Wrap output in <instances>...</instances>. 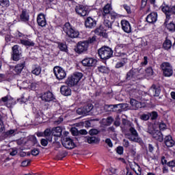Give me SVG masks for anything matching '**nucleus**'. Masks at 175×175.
Masks as SVG:
<instances>
[{
	"mask_svg": "<svg viewBox=\"0 0 175 175\" xmlns=\"http://www.w3.org/2000/svg\"><path fill=\"white\" fill-rule=\"evenodd\" d=\"M136 69H131L126 75V81H130L129 85L131 87L134 85L136 88L139 85V80H140V75Z\"/></svg>",
	"mask_w": 175,
	"mask_h": 175,
	"instance_id": "obj_1",
	"label": "nucleus"
},
{
	"mask_svg": "<svg viewBox=\"0 0 175 175\" xmlns=\"http://www.w3.org/2000/svg\"><path fill=\"white\" fill-rule=\"evenodd\" d=\"M63 31L68 38H71L72 39L79 38V36L80 35L78 30L76 29L75 27L72 26L70 23H66L64 24L63 26Z\"/></svg>",
	"mask_w": 175,
	"mask_h": 175,
	"instance_id": "obj_2",
	"label": "nucleus"
},
{
	"mask_svg": "<svg viewBox=\"0 0 175 175\" xmlns=\"http://www.w3.org/2000/svg\"><path fill=\"white\" fill-rule=\"evenodd\" d=\"M113 49L106 46H102L98 50V57L103 61V62L107 59H110V58L113 57Z\"/></svg>",
	"mask_w": 175,
	"mask_h": 175,
	"instance_id": "obj_3",
	"label": "nucleus"
},
{
	"mask_svg": "<svg viewBox=\"0 0 175 175\" xmlns=\"http://www.w3.org/2000/svg\"><path fill=\"white\" fill-rule=\"evenodd\" d=\"M81 79H83V73L75 72L67 78L66 84L68 85V87H75V85L79 84V81H80Z\"/></svg>",
	"mask_w": 175,
	"mask_h": 175,
	"instance_id": "obj_4",
	"label": "nucleus"
},
{
	"mask_svg": "<svg viewBox=\"0 0 175 175\" xmlns=\"http://www.w3.org/2000/svg\"><path fill=\"white\" fill-rule=\"evenodd\" d=\"M121 15L120 14H112L111 16H103V25L107 31L113 29V24L116 18H120Z\"/></svg>",
	"mask_w": 175,
	"mask_h": 175,
	"instance_id": "obj_5",
	"label": "nucleus"
},
{
	"mask_svg": "<svg viewBox=\"0 0 175 175\" xmlns=\"http://www.w3.org/2000/svg\"><path fill=\"white\" fill-rule=\"evenodd\" d=\"M161 68L163 71V76L164 77H171L173 76V67L169 62H163L161 64Z\"/></svg>",
	"mask_w": 175,
	"mask_h": 175,
	"instance_id": "obj_6",
	"label": "nucleus"
},
{
	"mask_svg": "<svg viewBox=\"0 0 175 175\" xmlns=\"http://www.w3.org/2000/svg\"><path fill=\"white\" fill-rule=\"evenodd\" d=\"M53 74L59 81L64 80L66 77V71L59 66H56L53 68Z\"/></svg>",
	"mask_w": 175,
	"mask_h": 175,
	"instance_id": "obj_7",
	"label": "nucleus"
},
{
	"mask_svg": "<svg viewBox=\"0 0 175 175\" xmlns=\"http://www.w3.org/2000/svg\"><path fill=\"white\" fill-rule=\"evenodd\" d=\"M148 133L151 135L152 137L154 139V140L159 142V143H162V142H163V134H162V132H161V131L155 130L152 128H148Z\"/></svg>",
	"mask_w": 175,
	"mask_h": 175,
	"instance_id": "obj_8",
	"label": "nucleus"
},
{
	"mask_svg": "<svg viewBox=\"0 0 175 175\" xmlns=\"http://www.w3.org/2000/svg\"><path fill=\"white\" fill-rule=\"evenodd\" d=\"M88 47H90L88 42H86L85 40L80 41L77 44V46L75 48V51L77 54H82V53H85V51H88Z\"/></svg>",
	"mask_w": 175,
	"mask_h": 175,
	"instance_id": "obj_9",
	"label": "nucleus"
},
{
	"mask_svg": "<svg viewBox=\"0 0 175 175\" xmlns=\"http://www.w3.org/2000/svg\"><path fill=\"white\" fill-rule=\"evenodd\" d=\"M40 98L42 102H47L48 103H50V102H57V98H55V96L50 90L42 93L40 96Z\"/></svg>",
	"mask_w": 175,
	"mask_h": 175,
	"instance_id": "obj_10",
	"label": "nucleus"
},
{
	"mask_svg": "<svg viewBox=\"0 0 175 175\" xmlns=\"http://www.w3.org/2000/svg\"><path fill=\"white\" fill-rule=\"evenodd\" d=\"M98 60L92 57H85L82 61L81 64L83 66H87L88 68H95Z\"/></svg>",
	"mask_w": 175,
	"mask_h": 175,
	"instance_id": "obj_11",
	"label": "nucleus"
},
{
	"mask_svg": "<svg viewBox=\"0 0 175 175\" xmlns=\"http://www.w3.org/2000/svg\"><path fill=\"white\" fill-rule=\"evenodd\" d=\"M75 12L79 16L84 17L88 14V8L83 4H77L75 7Z\"/></svg>",
	"mask_w": 175,
	"mask_h": 175,
	"instance_id": "obj_12",
	"label": "nucleus"
},
{
	"mask_svg": "<svg viewBox=\"0 0 175 175\" xmlns=\"http://www.w3.org/2000/svg\"><path fill=\"white\" fill-rule=\"evenodd\" d=\"M20 46L18 44L14 45L12 48V53L11 54V58L12 61H20V57L21 55V53H20Z\"/></svg>",
	"mask_w": 175,
	"mask_h": 175,
	"instance_id": "obj_13",
	"label": "nucleus"
},
{
	"mask_svg": "<svg viewBox=\"0 0 175 175\" xmlns=\"http://www.w3.org/2000/svg\"><path fill=\"white\" fill-rule=\"evenodd\" d=\"M62 143L63 147H65L67 150H73L76 147V144H75V142L70 137L64 138Z\"/></svg>",
	"mask_w": 175,
	"mask_h": 175,
	"instance_id": "obj_14",
	"label": "nucleus"
},
{
	"mask_svg": "<svg viewBox=\"0 0 175 175\" xmlns=\"http://www.w3.org/2000/svg\"><path fill=\"white\" fill-rule=\"evenodd\" d=\"M160 9L165 15V18H170L172 16V14H170L172 5H169L166 2L163 1L162 5L160 6Z\"/></svg>",
	"mask_w": 175,
	"mask_h": 175,
	"instance_id": "obj_15",
	"label": "nucleus"
},
{
	"mask_svg": "<svg viewBox=\"0 0 175 175\" xmlns=\"http://www.w3.org/2000/svg\"><path fill=\"white\" fill-rule=\"evenodd\" d=\"M125 45L123 44H118L114 49V55L115 57H125L126 53L124 52V49Z\"/></svg>",
	"mask_w": 175,
	"mask_h": 175,
	"instance_id": "obj_16",
	"label": "nucleus"
},
{
	"mask_svg": "<svg viewBox=\"0 0 175 175\" xmlns=\"http://www.w3.org/2000/svg\"><path fill=\"white\" fill-rule=\"evenodd\" d=\"M111 10L112 8L111 4L107 3L105 5L103 8V17H110L113 14H118L116 12Z\"/></svg>",
	"mask_w": 175,
	"mask_h": 175,
	"instance_id": "obj_17",
	"label": "nucleus"
},
{
	"mask_svg": "<svg viewBox=\"0 0 175 175\" xmlns=\"http://www.w3.org/2000/svg\"><path fill=\"white\" fill-rule=\"evenodd\" d=\"M121 27L122 31H124L126 33H131L132 32V26L129 21L123 19L120 22Z\"/></svg>",
	"mask_w": 175,
	"mask_h": 175,
	"instance_id": "obj_18",
	"label": "nucleus"
},
{
	"mask_svg": "<svg viewBox=\"0 0 175 175\" xmlns=\"http://www.w3.org/2000/svg\"><path fill=\"white\" fill-rule=\"evenodd\" d=\"M96 20L91 16H89L85 21V27L88 29H92L96 27Z\"/></svg>",
	"mask_w": 175,
	"mask_h": 175,
	"instance_id": "obj_19",
	"label": "nucleus"
},
{
	"mask_svg": "<svg viewBox=\"0 0 175 175\" xmlns=\"http://www.w3.org/2000/svg\"><path fill=\"white\" fill-rule=\"evenodd\" d=\"M169 20H170V18H165L164 22V25L166 28V29L170 32V33H174L175 32V23L173 21H171L170 23Z\"/></svg>",
	"mask_w": 175,
	"mask_h": 175,
	"instance_id": "obj_20",
	"label": "nucleus"
},
{
	"mask_svg": "<svg viewBox=\"0 0 175 175\" xmlns=\"http://www.w3.org/2000/svg\"><path fill=\"white\" fill-rule=\"evenodd\" d=\"M146 20L149 24L157 23V21L158 20V13L155 12H151L146 16Z\"/></svg>",
	"mask_w": 175,
	"mask_h": 175,
	"instance_id": "obj_21",
	"label": "nucleus"
},
{
	"mask_svg": "<svg viewBox=\"0 0 175 175\" xmlns=\"http://www.w3.org/2000/svg\"><path fill=\"white\" fill-rule=\"evenodd\" d=\"M37 23L39 27H46L47 21H46V16L43 13H40L37 16Z\"/></svg>",
	"mask_w": 175,
	"mask_h": 175,
	"instance_id": "obj_22",
	"label": "nucleus"
},
{
	"mask_svg": "<svg viewBox=\"0 0 175 175\" xmlns=\"http://www.w3.org/2000/svg\"><path fill=\"white\" fill-rule=\"evenodd\" d=\"M69 85H62L60 88V92L64 96H70L72 95V90Z\"/></svg>",
	"mask_w": 175,
	"mask_h": 175,
	"instance_id": "obj_23",
	"label": "nucleus"
},
{
	"mask_svg": "<svg viewBox=\"0 0 175 175\" xmlns=\"http://www.w3.org/2000/svg\"><path fill=\"white\" fill-rule=\"evenodd\" d=\"M129 132L133 138L131 139L132 142H135V143H139V133H137V131L135 127L130 126Z\"/></svg>",
	"mask_w": 175,
	"mask_h": 175,
	"instance_id": "obj_24",
	"label": "nucleus"
},
{
	"mask_svg": "<svg viewBox=\"0 0 175 175\" xmlns=\"http://www.w3.org/2000/svg\"><path fill=\"white\" fill-rule=\"evenodd\" d=\"M174 144L175 142L173 140V137H172V135H166L164 137V144L166 146V147H173Z\"/></svg>",
	"mask_w": 175,
	"mask_h": 175,
	"instance_id": "obj_25",
	"label": "nucleus"
},
{
	"mask_svg": "<svg viewBox=\"0 0 175 175\" xmlns=\"http://www.w3.org/2000/svg\"><path fill=\"white\" fill-rule=\"evenodd\" d=\"M25 66V60H23L21 63L16 64L14 67V72L16 73V75H20L21 72H23V69Z\"/></svg>",
	"mask_w": 175,
	"mask_h": 175,
	"instance_id": "obj_26",
	"label": "nucleus"
},
{
	"mask_svg": "<svg viewBox=\"0 0 175 175\" xmlns=\"http://www.w3.org/2000/svg\"><path fill=\"white\" fill-rule=\"evenodd\" d=\"M42 73V67L38 64H35L31 68V75L34 76H39Z\"/></svg>",
	"mask_w": 175,
	"mask_h": 175,
	"instance_id": "obj_27",
	"label": "nucleus"
},
{
	"mask_svg": "<svg viewBox=\"0 0 175 175\" xmlns=\"http://www.w3.org/2000/svg\"><path fill=\"white\" fill-rule=\"evenodd\" d=\"M150 91H152L153 96H159L161 94V87L153 84L150 88Z\"/></svg>",
	"mask_w": 175,
	"mask_h": 175,
	"instance_id": "obj_28",
	"label": "nucleus"
},
{
	"mask_svg": "<svg viewBox=\"0 0 175 175\" xmlns=\"http://www.w3.org/2000/svg\"><path fill=\"white\" fill-rule=\"evenodd\" d=\"M53 135L55 137H61L62 135V128L61 126H57L52 129Z\"/></svg>",
	"mask_w": 175,
	"mask_h": 175,
	"instance_id": "obj_29",
	"label": "nucleus"
},
{
	"mask_svg": "<svg viewBox=\"0 0 175 175\" xmlns=\"http://www.w3.org/2000/svg\"><path fill=\"white\" fill-rule=\"evenodd\" d=\"M20 18L21 21H23L24 23L29 21V15L27 14V10H22V13L20 15Z\"/></svg>",
	"mask_w": 175,
	"mask_h": 175,
	"instance_id": "obj_30",
	"label": "nucleus"
},
{
	"mask_svg": "<svg viewBox=\"0 0 175 175\" xmlns=\"http://www.w3.org/2000/svg\"><path fill=\"white\" fill-rule=\"evenodd\" d=\"M172 40L166 38L164 42L163 43V49L168 51V50H170L172 49Z\"/></svg>",
	"mask_w": 175,
	"mask_h": 175,
	"instance_id": "obj_31",
	"label": "nucleus"
},
{
	"mask_svg": "<svg viewBox=\"0 0 175 175\" xmlns=\"http://www.w3.org/2000/svg\"><path fill=\"white\" fill-rule=\"evenodd\" d=\"M57 47L60 51H63L64 53H68L69 51L66 42H57Z\"/></svg>",
	"mask_w": 175,
	"mask_h": 175,
	"instance_id": "obj_32",
	"label": "nucleus"
},
{
	"mask_svg": "<svg viewBox=\"0 0 175 175\" xmlns=\"http://www.w3.org/2000/svg\"><path fill=\"white\" fill-rule=\"evenodd\" d=\"M130 104L135 109H142V103L137 101L136 99L131 98Z\"/></svg>",
	"mask_w": 175,
	"mask_h": 175,
	"instance_id": "obj_33",
	"label": "nucleus"
},
{
	"mask_svg": "<svg viewBox=\"0 0 175 175\" xmlns=\"http://www.w3.org/2000/svg\"><path fill=\"white\" fill-rule=\"evenodd\" d=\"M128 63V58L123 57L121 62H118L115 66L116 69H120V68H123L125 64Z\"/></svg>",
	"mask_w": 175,
	"mask_h": 175,
	"instance_id": "obj_34",
	"label": "nucleus"
},
{
	"mask_svg": "<svg viewBox=\"0 0 175 175\" xmlns=\"http://www.w3.org/2000/svg\"><path fill=\"white\" fill-rule=\"evenodd\" d=\"M87 142L89 144H98V143L100 142V139L98 137L92 136L88 137Z\"/></svg>",
	"mask_w": 175,
	"mask_h": 175,
	"instance_id": "obj_35",
	"label": "nucleus"
},
{
	"mask_svg": "<svg viewBox=\"0 0 175 175\" xmlns=\"http://www.w3.org/2000/svg\"><path fill=\"white\" fill-rule=\"evenodd\" d=\"M49 143H53V138L52 137H49L46 139L42 138L40 140V144L43 147H47Z\"/></svg>",
	"mask_w": 175,
	"mask_h": 175,
	"instance_id": "obj_36",
	"label": "nucleus"
},
{
	"mask_svg": "<svg viewBox=\"0 0 175 175\" xmlns=\"http://www.w3.org/2000/svg\"><path fill=\"white\" fill-rule=\"evenodd\" d=\"M21 43L23 46H28L29 47H33L35 42L29 40H21Z\"/></svg>",
	"mask_w": 175,
	"mask_h": 175,
	"instance_id": "obj_37",
	"label": "nucleus"
},
{
	"mask_svg": "<svg viewBox=\"0 0 175 175\" xmlns=\"http://www.w3.org/2000/svg\"><path fill=\"white\" fill-rule=\"evenodd\" d=\"M97 69L100 73L105 75H109V73H110V69L105 66H98Z\"/></svg>",
	"mask_w": 175,
	"mask_h": 175,
	"instance_id": "obj_38",
	"label": "nucleus"
},
{
	"mask_svg": "<svg viewBox=\"0 0 175 175\" xmlns=\"http://www.w3.org/2000/svg\"><path fill=\"white\" fill-rule=\"evenodd\" d=\"M106 31H107L106 28L103 27V25H100L99 27L95 29L94 33H96V35H98H98H100L103 32H106Z\"/></svg>",
	"mask_w": 175,
	"mask_h": 175,
	"instance_id": "obj_39",
	"label": "nucleus"
},
{
	"mask_svg": "<svg viewBox=\"0 0 175 175\" xmlns=\"http://www.w3.org/2000/svg\"><path fill=\"white\" fill-rule=\"evenodd\" d=\"M98 37H96V36H94L92 37H90L86 41V43H88V45L90 46V44H92V46H94V44H95V43H96V42H98V40H96Z\"/></svg>",
	"mask_w": 175,
	"mask_h": 175,
	"instance_id": "obj_40",
	"label": "nucleus"
},
{
	"mask_svg": "<svg viewBox=\"0 0 175 175\" xmlns=\"http://www.w3.org/2000/svg\"><path fill=\"white\" fill-rule=\"evenodd\" d=\"M113 121H114L113 117L109 116L105 120H103L104 125L105 126H110V125L113 124Z\"/></svg>",
	"mask_w": 175,
	"mask_h": 175,
	"instance_id": "obj_41",
	"label": "nucleus"
},
{
	"mask_svg": "<svg viewBox=\"0 0 175 175\" xmlns=\"http://www.w3.org/2000/svg\"><path fill=\"white\" fill-rule=\"evenodd\" d=\"M109 107L112 109V111H120L122 109V104L111 105Z\"/></svg>",
	"mask_w": 175,
	"mask_h": 175,
	"instance_id": "obj_42",
	"label": "nucleus"
},
{
	"mask_svg": "<svg viewBox=\"0 0 175 175\" xmlns=\"http://www.w3.org/2000/svg\"><path fill=\"white\" fill-rule=\"evenodd\" d=\"M53 136H54V135H53V130H51L50 129H46L44 130V137H52L53 139Z\"/></svg>",
	"mask_w": 175,
	"mask_h": 175,
	"instance_id": "obj_43",
	"label": "nucleus"
},
{
	"mask_svg": "<svg viewBox=\"0 0 175 175\" xmlns=\"http://www.w3.org/2000/svg\"><path fill=\"white\" fill-rule=\"evenodd\" d=\"M86 115L88 116L89 113L94 109V105L92 103H88L83 106Z\"/></svg>",
	"mask_w": 175,
	"mask_h": 175,
	"instance_id": "obj_44",
	"label": "nucleus"
},
{
	"mask_svg": "<svg viewBox=\"0 0 175 175\" xmlns=\"http://www.w3.org/2000/svg\"><path fill=\"white\" fill-rule=\"evenodd\" d=\"M29 142L32 143V146L38 144V147H40V144L38 143V139L35 135H31L29 137Z\"/></svg>",
	"mask_w": 175,
	"mask_h": 175,
	"instance_id": "obj_45",
	"label": "nucleus"
},
{
	"mask_svg": "<svg viewBox=\"0 0 175 175\" xmlns=\"http://www.w3.org/2000/svg\"><path fill=\"white\" fill-rule=\"evenodd\" d=\"M122 125H124V126H127L129 128H131V126H132V122L126 118L122 119Z\"/></svg>",
	"mask_w": 175,
	"mask_h": 175,
	"instance_id": "obj_46",
	"label": "nucleus"
},
{
	"mask_svg": "<svg viewBox=\"0 0 175 175\" xmlns=\"http://www.w3.org/2000/svg\"><path fill=\"white\" fill-rule=\"evenodd\" d=\"M16 130L10 129L4 133V137H10V136H14Z\"/></svg>",
	"mask_w": 175,
	"mask_h": 175,
	"instance_id": "obj_47",
	"label": "nucleus"
},
{
	"mask_svg": "<svg viewBox=\"0 0 175 175\" xmlns=\"http://www.w3.org/2000/svg\"><path fill=\"white\" fill-rule=\"evenodd\" d=\"M149 116L150 117V120L152 121H154L158 118V112L155 111H152V112H149Z\"/></svg>",
	"mask_w": 175,
	"mask_h": 175,
	"instance_id": "obj_48",
	"label": "nucleus"
},
{
	"mask_svg": "<svg viewBox=\"0 0 175 175\" xmlns=\"http://www.w3.org/2000/svg\"><path fill=\"white\" fill-rule=\"evenodd\" d=\"M0 6H2V8H9L10 2L9 0H0Z\"/></svg>",
	"mask_w": 175,
	"mask_h": 175,
	"instance_id": "obj_49",
	"label": "nucleus"
},
{
	"mask_svg": "<svg viewBox=\"0 0 175 175\" xmlns=\"http://www.w3.org/2000/svg\"><path fill=\"white\" fill-rule=\"evenodd\" d=\"M77 113L79 116H87V113L85 112V109H84V107L78 108L77 110Z\"/></svg>",
	"mask_w": 175,
	"mask_h": 175,
	"instance_id": "obj_50",
	"label": "nucleus"
},
{
	"mask_svg": "<svg viewBox=\"0 0 175 175\" xmlns=\"http://www.w3.org/2000/svg\"><path fill=\"white\" fill-rule=\"evenodd\" d=\"M3 116L0 115V133H2L5 130V125L3 124Z\"/></svg>",
	"mask_w": 175,
	"mask_h": 175,
	"instance_id": "obj_51",
	"label": "nucleus"
},
{
	"mask_svg": "<svg viewBox=\"0 0 175 175\" xmlns=\"http://www.w3.org/2000/svg\"><path fill=\"white\" fill-rule=\"evenodd\" d=\"M100 131H99V130L96 129H91L89 131V135L90 136H95L96 135H98Z\"/></svg>",
	"mask_w": 175,
	"mask_h": 175,
	"instance_id": "obj_52",
	"label": "nucleus"
},
{
	"mask_svg": "<svg viewBox=\"0 0 175 175\" xmlns=\"http://www.w3.org/2000/svg\"><path fill=\"white\" fill-rule=\"evenodd\" d=\"M140 120L142 121H148L150 120V112L148 114L143 113L140 116Z\"/></svg>",
	"mask_w": 175,
	"mask_h": 175,
	"instance_id": "obj_53",
	"label": "nucleus"
},
{
	"mask_svg": "<svg viewBox=\"0 0 175 175\" xmlns=\"http://www.w3.org/2000/svg\"><path fill=\"white\" fill-rule=\"evenodd\" d=\"M123 9H124V10H126L127 14H132V10H131V6L128 5V4H124Z\"/></svg>",
	"mask_w": 175,
	"mask_h": 175,
	"instance_id": "obj_54",
	"label": "nucleus"
},
{
	"mask_svg": "<svg viewBox=\"0 0 175 175\" xmlns=\"http://www.w3.org/2000/svg\"><path fill=\"white\" fill-rule=\"evenodd\" d=\"M146 73L148 75V76H152V75H154V70H152V67H148L146 69Z\"/></svg>",
	"mask_w": 175,
	"mask_h": 175,
	"instance_id": "obj_55",
	"label": "nucleus"
},
{
	"mask_svg": "<svg viewBox=\"0 0 175 175\" xmlns=\"http://www.w3.org/2000/svg\"><path fill=\"white\" fill-rule=\"evenodd\" d=\"M116 152L118 155H122L124 154V147L119 146L116 148Z\"/></svg>",
	"mask_w": 175,
	"mask_h": 175,
	"instance_id": "obj_56",
	"label": "nucleus"
},
{
	"mask_svg": "<svg viewBox=\"0 0 175 175\" xmlns=\"http://www.w3.org/2000/svg\"><path fill=\"white\" fill-rule=\"evenodd\" d=\"M98 36L102 38V39H109V34L106 31H103L100 34H98Z\"/></svg>",
	"mask_w": 175,
	"mask_h": 175,
	"instance_id": "obj_57",
	"label": "nucleus"
},
{
	"mask_svg": "<svg viewBox=\"0 0 175 175\" xmlns=\"http://www.w3.org/2000/svg\"><path fill=\"white\" fill-rule=\"evenodd\" d=\"M16 38H28V36L20 32V31H17L16 33Z\"/></svg>",
	"mask_w": 175,
	"mask_h": 175,
	"instance_id": "obj_58",
	"label": "nucleus"
},
{
	"mask_svg": "<svg viewBox=\"0 0 175 175\" xmlns=\"http://www.w3.org/2000/svg\"><path fill=\"white\" fill-rule=\"evenodd\" d=\"M166 124H165V122H163V121H161L160 123H159V128L160 129V131H165V129H166Z\"/></svg>",
	"mask_w": 175,
	"mask_h": 175,
	"instance_id": "obj_59",
	"label": "nucleus"
},
{
	"mask_svg": "<svg viewBox=\"0 0 175 175\" xmlns=\"http://www.w3.org/2000/svg\"><path fill=\"white\" fill-rule=\"evenodd\" d=\"M14 105H16V101H12L11 100H8V101L6 103V106L7 107H13V106H14Z\"/></svg>",
	"mask_w": 175,
	"mask_h": 175,
	"instance_id": "obj_60",
	"label": "nucleus"
},
{
	"mask_svg": "<svg viewBox=\"0 0 175 175\" xmlns=\"http://www.w3.org/2000/svg\"><path fill=\"white\" fill-rule=\"evenodd\" d=\"M105 143L110 148H113V142L110 138H107L105 139Z\"/></svg>",
	"mask_w": 175,
	"mask_h": 175,
	"instance_id": "obj_61",
	"label": "nucleus"
},
{
	"mask_svg": "<svg viewBox=\"0 0 175 175\" xmlns=\"http://www.w3.org/2000/svg\"><path fill=\"white\" fill-rule=\"evenodd\" d=\"M40 152L39 151V149L34 148L31 150V155H33V157H38Z\"/></svg>",
	"mask_w": 175,
	"mask_h": 175,
	"instance_id": "obj_62",
	"label": "nucleus"
},
{
	"mask_svg": "<svg viewBox=\"0 0 175 175\" xmlns=\"http://www.w3.org/2000/svg\"><path fill=\"white\" fill-rule=\"evenodd\" d=\"M46 5H55L56 1L55 0H44Z\"/></svg>",
	"mask_w": 175,
	"mask_h": 175,
	"instance_id": "obj_63",
	"label": "nucleus"
},
{
	"mask_svg": "<svg viewBox=\"0 0 175 175\" xmlns=\"http://www.w3.org/2000/svg\"><path fill=\"white\" fill-rule=\"evenodd\" d=\"M29 163H31L30 160H24L21 163V166H23V167H25L28 166V165H29Z\"/></svg>",
	"mask_w": 175,
	"mask_h": 175,
	"instance_id": "obj_64",
	"label": "nucleus"
}]
</instances>
